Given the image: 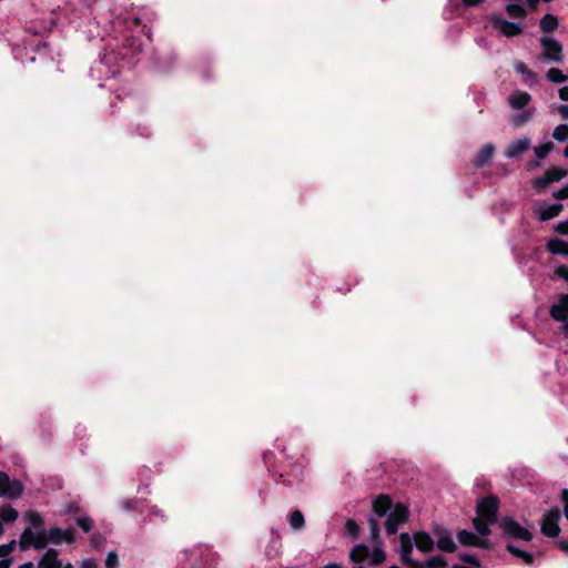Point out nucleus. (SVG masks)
I'll return each mask as SVG.
<instances>
[{"mask_svg": "<svg viewBox=\"0 0 568 568\" xmlns=\"http://www.w3.org/2000/svg\"><path fill=\"white\" fill-rule=\"evenodd\" d=\"M70 23L88 34L89 38L105 39L112 32L131 27L140 28V19L131 13H115L106 0H68L62 8Z\"/></svg>", "mask_w": 568, "mask_h": 568, "instance_id": "obj_1", "label": "nucleus"}, {"mask_svg": "<svg viewBox=\"0 0 568 568\" xmlns=\"http://www.w3.org/2000/svg\"><path fill=\"white\" fill-rule=\"evenodd\" d=\"M143 27H131L129 29H121L112 32L103 54L90 68V77L97 81H104L113 78L123 68L126 61L131 63L134 57L142 49V41L140 33Z\"/></svg>", "mask_w": 568, "mask_h": 568, "instance_id": "obj_2", "label": "nucleus"}, {"mask_svg": "<svg viewBox=\"0 0 568 568\" xmlns=\"http://www.w3.org/2000/svg\"><path fill=\"white\" fill-rule=\"evenodd\" d=\"M374 517L368 520L369 524V540L375 545L373 550H369L368 559L371 565L378 566L385 561L386 555L383 548L377 545L379 538V524L377 518L386 517L385 530L387 535H394L397 532L400 525L407 521L409 516L408 508L402 504H393V500L387 495L377 496L372 504Z\"/></svg>", "mask_w": 568, "mask_h": 568, "instance_id": "obj_3", "label": "nucleus"}, {"mask_svg": "<svg viewBox=\"0 0 568 568\" xmlns=\"http://www.w3.org/2000/svg\"><path fill=\"white\" fill-rule=\"evenodd\" d=\"M413 542L408 532L399 535V558L407 568H445L447 561L442 556H433L426 561H419L412 557Z\"/></svg>", "mask_w": 568, "mask_h": 568, "instance_id": "obj_4", "label": "nucleus"}, {"mask_svg": "<svg viewBox=\"0 0 568 568\" xmlns=\"http://www.w3.org/2000/svg\"><path fill=\"white\" fill-rule=\"evenodd\" d=\"M500 528L506 538L524 541L532 539V534L511 517L503 518L500 521Z\"/></svg>", "mask_w": 568, "mask_h": 568, "instance_id": "obj_5", "label": "nucleus"}, {"mask_svg": "<svg viewBox=\"0 0 568 568\" xmlns=\"http://www.w3.org/2000/svg\"><path fill=\"white\" fill-rule=\"evenodd\" d=\"M540 44L542 48V57L549 62L560 63L564 60L562 44L552 37H541Z\"/></svg>", "mask_w": 568, "mask_h": 568, "instance_id": "obj_6", "label": "nucleus"}, {"mask_svg": "<svg viewBox=\"0 0 568 568\" xmlns=\"http://www.w3.org/2000/svg\"><path fill=\"white\" fill-rule=\"evenodd\" d=\"M23 494V486L19 480H10L4 471H0V497L18 499Z\"/></svg>", "mask_w": 568, "mask_h": 568, "instance_id": "obj_7", "label": "nucleus"}, {"mask_svg": "<svg viewBox=\"0 0 568 568\" xmlns=\"http://www.w3.org/2000/svg\"><path fill=\"white\" fill-rule=\"evenodd\" d=\"M560 510L558 508H552L548 510L542 518L541 521V532L547 536L555 538L559 535V520H560Z\"/></svg>", "mask_w": 568, "mask_h": 568, "instance_id": "obj_8", "label": "nucleus"}, {"mask_svg": "<svg viewBox=\"0 0 568 568\" xmlns=\"http://www.w3.org/2000/svg\"><path fill=\"white\" fill-rule=\"evenodd\" d=\"M433 535L436 539V546L440 551L450 554L456 550V544L453 539L452 532L448 529L436 525L433 527Z\"/></svg>", "mask_w": 568, "mask_h": 568, "instance_id": "obj_9", "label": "nucleus"}, {"mask_svg": "<svg viewBox=\"0 0 568 568\" xmlns=\"http://www.w3.org/2000/svg\"><path fill=\"white\" fill-rule=\"evenodd\" d=\"M498 510V500L495 497H486L481 499L477 505V515L485 520L496 523Z\"/></svg>", "mask_w": 568, "mask_h": 568, "instance_id": "obj_10", "label": "nucleus"}, {"mask_svg": "<svg viewBox=\"0 0 568 568\" xmlns=\"http://www.w3.org/2000/svg\"><path fill=\"white\" fill-rule=\"evenodd\" d=\"M491 26L498 29L505 37H515L523 32V27L519 23L508 21L499 16H493Z\"/></svg>", "mask_w": 568, "mask_h": 568, "instance_id": "obj_11", "label": "nucleus"}, {"mask_svg": "<svg viewBox=\"0 0 568 568\" xmlns=\"http://www.w3.org/2000/svg\"><path fill=\"white\" fill-rule=\"evenodd\" d=\"M38 568H74L71 562L63 565L59 558V552L54 548H49L39 559Z\"/></svg>", "mask_w": 568, "mask_h": 568, "instance_id": "obj_12", "label": "nucleus"}, {"mask_svg": "<svg viewBox=\"0 0 568 568\" xmlns=\"http://www.w3.org/2000/svg\"><path fill=\"white\" fill-rule=\"evenodd\" d=\"M19 546L21 550H27L29 548H34L37 550L44 549V542L42 541L41 536L37 535L30 527H27L22 531Z\"/></svg>", "mask_w": 568, "mask_h": 568, "instance_id": "obj_13", "label": "nucleus"}, {"mask_svg": "<svg viewBox=\"0 0 568 568\" xmlns=\"http://www.w3.org/2000/svg\"><path fill=\"white\" fill-rule=\"evenodd\" d=\"M412 537L413 547L415 546L419 551L427 554L432 552L435 547L434 538L426 531H415Z\"/></svg>", "mask_w": 568, "mask_h": 568, "instance_id": "obj_14", "label": "nucleus"}, {"mask_svg": "<svg viewBox=\"0 0 568 568\" xmlns=\"http://www.w3.org/2000/svg\"><path fill=\"white\" fill-rule=\"evenodd\" d=\"M530 148V139L523 136L514 140L505 150V156L507 159H514L519 154L526 152Z\"/></svg>", "mask_w": 568, "mask_h": 568, "instance_id": "obj_15", "label": "nucleus"}, {"mask_svg": "<svg viewBox=\"0 0 568 568\" xmlns=\"http://www.w3.org/2000/svg\"><path fill=\"white\" fill-rule=\"evenodd\" d=\"M369 548L364 544H358L354 546L349 554V559L352 560L353 568H365L363 565L365 560L368 559Z\"/></svg>", "mask_w": 568, "mask_h": 568, "instance_id": "obj_16", "label": "nucleus"}, {"mask_svg": "<svg viewBox=\"0 0 568 568\" xmlns=\"http://www.w3.org/2000/svg\"><path fill=\"white\" fill-rule=\"evenodd\" d=\"M24 520L33 527V531H36L37 535L44 536L45 528H44V520L40 513L36 510H29L24 514Z\"/></svg>", "mask_w": 568, "mask_h": 568, "instance_id": "obj_17", "label": "nucleus"}, {"mask_svg": "<svg viewBox=\"0 0 568 568\" xmlns=\"http://www.w3.org/2000/svg\"><path fill=\"white\" fill-rule=\"evenodd\" d=\"M457 539L463 546H477V547H487V541L481 540L476 534L469 530H460L457 534Z\"/></svg>", "mask_w": 568, "mask_h": 568, "instance_id": "obj_18", "label": "nucleus"}, {"mask_svg": "<svg viewBox=\"0 0 568 568\" xmlns=\"http://www.w3.org/2000/svg\"><path fill=\"white\" fill-rule=\"evenodd\" d=\"M531 97L526 91H515L508 97V103L514 110H521L528 105Z\"/></svg>", "mask_w": 568, "mask_h": 568, "instance_id": "obj_19", "label": "nucleus"}, {"mask_svg": "<svg viewBox=\"0 0 568 568\" xmlns=\"http://www.w3.org/2000/svg\"><path fill=\"white\" fill-rule=\"evenodd\" d=\"M495 151V146L493 143H486L478 152L476 158L473 161V164L476 168L485 166L493 158Z\"/></svg>", "mask_w": 568, "mask_h": 568, "instance_id": "obj_20", "label": "nucleus"}, {"mask_svg": "<svg viewBox=\"0 0 568 568\" xmlns=\"http://www.w3.org/2000/svg\"><path fill=\"white\" fill-rule=\"evenodd\" d=\"M552 320L564 322L568 320V305L559 297L558 302L552 304L549 310Z\"/></svg>", "mask_w": 568, "mask_h": 568, "instance_id": "obj_21", "label": "nucleus"}, {"mask_svg": "<svg viewBox=\"0 0 568 568\" xmlns=\"http://www.w3.org/2000/svg\"><path fill=\"white\" fill-rule=\"evenodd\" d=\"M64 534V529L59 527H52L49 530H45L44 536L42 535V541L44 542V547L48 544L60 545L62 544V535Z\"/></svg>", "mask_w": 568, "mask_h": 568, "instance_id": "obj_22", "label": "nucleus"}, {"mask_svg": "<svg viewBox=\"0 0 568 568\" xmlns=\"http://www.w3.org/2000/svg\"><path fill=\"white\" fill-rule=\"evenodd\" d=\"M564 206L560 203L549 204L544 206L539 212L540 221H549L560 214Z\"/></svg>", "mask_w": 568, "mask_h": 568, "instance_id": "obj_23", "label": "nucleus"}, {"mask_svg": "<svg viewBox=\"0 0 568 568\" xmlns=\"http://www.w3.org/2000/svg\"><path fill=\"white\" fill-rule=\"evenodd\" d=\"M547 250L551 254L568 256L567 243L560 239H552L547 243Z\"/></svg>", "mask_w": 568, "mask_h": 568, "instance_id": "obj_24", "label": "nucleus"}, {"mask_svg": "<svg viewBox=\"0 0 568 568\" xmlns=\"http://www.w3.org/2000/svg\"><path fill=\"white\" fill-rule=\"evenodd\" d=\"M539 27L544 32H552L558 28V19L556 16L547 13L541 18Z\"/></svg>", "mask_w": 568, "mask_h": 568, "instance_id": "obj_25", "label": "nucleus"}, {"mask_svg": "<svg viewBox=\"0 0 568 568\" xmlns=\"http://www.w3.org/2000/svg\"><path fill=\"white\" fill-rule=\"evenodd\" d=\"M459 560L463 561L464 564H467L468 566H463V565H458V564H454L452 566V568H484L478 558L474 555H469V554H460L459 555Z\"/></svg>", "mask_w": 568, "mask_h": 568, "instance_id": "obj_26", "label": "nucleus"}, {"mask_svg": "<svg viewBox=\"0 0 568 568\" xmlns=\"http://www.w3.org/2000/svg\"><path fill=\"white\" fill-rule=\"evenodd\" d=\"M506 549L511 555L520 558L527 565H530L534 561V557L530 552L523 550V549L518 548L517 546L509 544L506 546Z\"/></svg>", "mask_w": 568, "mask_h": 568, "instance_id": "obj_27", "label": "nucleus"}, {"mask_svg": "<svg viewBox=\"0 0 568 568\" xmlns=\"http://www.w3.org/2000/svg\"><path fill=\"white\" fill-rule=\"evenodd\" d=\"M532 110H524L523 112L515 114L510 118V123L516 126H523L532 118Z\"/></svg>", "mask_w": 568, "mask_h": 568, "instance_id": "obj_28", "label": "nucleus"}, {"mask_svg": "<svg viewBox=\"0 0 568 568\" xmlns=\"http://www.w3.org/2000/svg\"><path fill=\"white\" fill-rule=\"evenodd\" d=\"M506 12L511 18H525L527 16L526 9L520 2L508 3L506 6Z\"/></svg>", "mask_w": 568, "mask_h": 568, "instance_id": "obj_29", "label": "nucleus"}, {"mask_svg": "<svg viewBox=\"0 0 568 568\" xmlns=\"http://www.w3.org/2000/svg\"><path fill=\"white\" fill-rule=\"evenodd\" d=\"M19 513L11 506H7L0 509V519L2 523H13L18 519Z\"/></svg>", "mask_w": 568, "mask_h": 568, "instance_id": "obj_30", "label": "nucleus"}, {"mask_svg": "<svg viewBox=\"0 0 568 568\" xmlns=\"http://www.w3.org/2000/svg\"><path fill=\"white\" fill-rule=\"evenodd\" d=\"M290 526L295 530H301L304 528L305 520L304 516L300 510H294L291 513L288 517Z\"/></svg>", "mask_w": 568, "mask_h": 568, "instance_id": "obj_31", "label": "nucleus"}, {"mask_svg": "<svg viewBox=\"0 0 568 568\" xmlns=\"http://www.w3.org/2000/svg\"><path fill=\"white\" fill-rule=\"evenodd\" d=\"M493 523L485 520L484 518L477 517L473 520L474 528L481 536H487L490 534L489 525Z\"/></svg>", "mask_w": 568, "mask_h": 568, "instance_id": "obj_32", "label": "nucleus"}, {"mask_svg": "<svg viewBox=\"0 0 568 568\" xmlns=\"http://www.w3.org/2000/svg\"><path fill=\"white\" fill-rule=\"evenodd\" d=\"M547 79L554 83H562L567 80V77L560 69L551 68L546 74Z\"/></svg>", "mask_w": 568, "mask_h": 568, "instance_id": "obj_33", "label": "nucleus"}, {"mask_svg": "<svg viewBox=\"0 0 568 568\" xmlns=\"http://www.w3.org/2000/svg\"><path fill=\"white\" fill-rule=\"evenodd\" d=\"M546 174H547L548 181L550 183L559 182L560 180H562L568 174V170H564V169H548L546 171Z\"/></svg>", "mask_w": 568, "mask_h": 568, "instance_id": "obj_34", "label": "nucleus"}, {"mask_svg": "<svg viewBox=\"0 0 568 568\" xmlns=\"http://www.w3.org/2000/svg\"><path fill=\"white\" fill-rule=\"evenodd\" d=\"M554 149L552 142H546L534 148V152L539 160L545 159Z\"/></svg>", "mask_w": 568, "mask_h": 568, "instance_id": "obj_35", "label": "nucleus"}, {"mask_svg": "<svg viewBox=\"0 0 568 568\" xmlns=\"http://www.w3.org/2000/svg\"><path fill=\"white\" fill-rule=\"evenodd\" d=\"M345 534L352 538H356L359 535L361 528L354 519H347L344 525Z\"/></svg>", "mask_w": 568, "mask_h": 568, "instance_id": "obj_36", "label": "nucleus"}, {"mask_svg": "<svg viewBox=\"0 0 568 568\" xmlns=\"http://www.w3.org/2000/svg\"><path fill=\"white\" fill-rule=\"evenodd\" d=\"M552 136L558 142H565L568 140V124H559L555 128Z\"/></svg>", "mask_w": 568, "mask_h": 568, "instance_id": "obj_37", "label": "nucleus"}, {"mask_svg": "<svg viewBox=\"0 0 568 568\" xmlns=\"http://www.w3.org/2000/svg\"><path fill=\"white\" fill-rule=\"evenodd\" d=\"M75 523L84 532H89L93 526L92 519L88 516L78 517Z\"/></svg>", "mask_w": 568, "mask_h": 568, "instance_id": "obj_38", "label": "nucleus"}, {"mask_svg": "<svg viewBox=\"0 0 568 568\" xmlns=\"http://www.w3.org/2000/svg\"><path fill=\"white\" fill-rule=\"evenodd\" d=\"M17 545V541L12 539L8 544L0 545V558L7 559L6 557L11 554Z\"/></svg>", "mask_w": 568, "mask_h": 568, "instance_id": "obj_39", "label": "nucleus"}, {"mask_svg": "<svg viewBox=\"0 0 568 568\" xmlns=\"http://www.w3.org/2000/svg\"><path fill=\"white\" fill-rule=\"evenodd\" d=\"M515 70H516L518 73H520V74H523V75L527 77L528 79H534V78H535V73H534L532 71H530V70L526 67V64H525V63H523V62H518V63H516V64H515Z\"/></svg>", "mask_w": 568, "mask_h": 568, "instance_id": "obj_40", "label": "nucleus"}, {"mask_svg": "<svg viewBox=\"0 0 568 568\" xmlns=\"http://www.w3.org/2000/svg\"><path fill=\"white\" fill-rule=\"evenodd\" d=\"M549 184H550V182L548 181V176H547L546 172H545L541 176H538V178H536V179L532 181V186H534L535 189H545V187H547Z\"/></svg>", "mask_w": 568, "mask_h": 568, "instance_id": "obj_41", "label": "nucleus"}, {"mask_svg": "<svg viewBox=\"0 0 568 568\" xmlns=\"http://www.w3.org/2000/svg\"><path fill=\"white\" fill-rule=\"evenodd\" d=\"M119 559L115 551H110L105 558V568H118Z\"/></svg>", "mask_w": 568, "mask_h": 568, "instance_id": "obj_42", "label": "nucleus"}, {"mask_svg": "<svg viewBox=\"0 0 568 568\" xmlns=\"http://www.w3.org/2000/svg\"><path fill=\"white\" fill-rule=\"evenodd\" d=\"M561 501L564 504L565 517L568 520V489L567 488L562 489V491H561Z\"/></svg>", "mask_w": 568, "mask_h": 568, "instance_id": "obj_43", "label": "nucleus"}, {"mask_svg": "<svg viewBox=\"0 0 568 568\" xmlns=\"http://www.w3.org/2000/svg\"><path fill=\"white\" fill-rule=\"evenodd\" d=\"M65 541L71 544L74 541V530L73 529H64V534L62 535V542Z\"/></svg>", "mask_w": 568, "mask_h": 568, "instance_id": "obj_44", "label": "nucleus"}, {"mask_svg": "<svg viewBox=\"0 0 568 568\" xmlns=\"http://www.w3.org/2000/svg\"><path fill=\"white\" fill-rule=\"evenodd\" d=\"M555 231L560 233V234H565V235H568V221H561L559 222L556 227H555Z\"/></svg>", "mask_w": 568, "mask_h": 568, "instance_id": "obj_45", "label": "nucleus"}, {"mask_svg": "<svg viewBox=\"0 0 568 568\" xmlns=\"http://www.w3.org/2000/svg\"><path fill=\"white\" fill-rule=\"evenodd\" d=\"M138 500L135 499H125L122 501V507L125 509V510H132V509H135L138 507Z\"/></svg>", "mask_w": 568, "mask_h": 568, "instance_id": "obj_46", "label": "nucleus"}, {"mask_svg": "<svg viewBox=\"0 0 568 568\" xmlns=\"http://www.w3.org/2000/svg\"><path fill=\"white\" fill-rule=\"evenodd\" d=\"M552 196L557 200H565L568 199V192L567 189L564 186L552 193Z\"/></svg>", "mask_w": 568, "mask_h": 568, "instance_id": "obj_47", "label": "nucleus"}, {"mask_svg": "<svg viewBox=\"0 0 568 568\" xmlns=\"http://www.w3.org/2000/svg\"><path fill=\"white\" fill-rule=\"evenodd\" d=\"M556 274L566 281H568V266L561 265L556 268Z\"/></svg>", "mask_w": 568, "mask_h": 568, "instance_id": "obj_48", "label": "nucleus"}, {"mask_svg": "<svg viewBox=\"0 0 568 568\" xmlns=\"http://www.w3.org/2000/svg\"><path fill=\"white\" fill-rule=\"evenodd\" d=\"M556 111L561 115L562 119L568 120V104H560Z\"/></svg>", "mask_w": 568, "mask_h": 568, "instance_id": "obj_49", "label": "nucleus"}, {"mask_svg": "<svg viewBox=\"0 0 568 568\" xmlns=\"http://www.w3.org/2000/svg\"><path fill=\"white\" fill-rule=\"evenodd\" d=\"M80 568H98V564L94 559L89 558L82 561Z\"/></svg>", "mask_w": 568, "mask_h": 568, "instance_id": "obj_50", "label": "nucleus"}, {"mask_svg": "<svg viewBox=\"0 0 568 568\" xmlns=\"http://www.w3.org/2000/svg\"><path fill=\"white\" fill-rule=\"evenodd\" d=\"M79 510H80V507L75 501L69 503L65 508V513H68V514H74V513H78Z\"/></svg>", "mask_w": 568, "mask_h": 568, "instance_id": "obj_51", "label": "nucleus"}, {"mask_svg": "<svg viewBox=\"0 0 568 568\" xmlns=\"http://www.w3.org/2000/svg\"><path fill=\"white\" fill-rule=\"evenodd\" d=\"M558 95L562 101H568V85L560 88Z\"/></svg>", "mask_w": 568, "mask_h": 568, "instance_id": "obj_52", "label": "nucleus"}, {"mask_svg": "<svg viewBox=\"0 0 568 568\" xmlns=\"http://www.w3.org/2000/svg\"><path fill=\"white\" fill-rule=\"evenodd\" d=\"M485 0H463V3L466 6V7H475L481 2H484Z\"/></svg>", "mask_w": 568, "mask_h": 568, "instance_id": "obj_53", "label": "nucleus"}, {"mask_svg": "<svg viewBox=\"0 0 568 568\" xmlns=\"http://www.w3.org/2000/svg\"><path fill=\"white\" fill-rule=\"evenodd\" d=\"M539 0H526V3L530 10H535L538 6Z\"/></svg>", "mask_w": 568, "mask_h": 568, "instance_id": "obj_54", "label": "nucleus"}, {"mask_svg": "<svg viewBox=\"0 0 568 568\" xmlns=\"http://www.w3.org/2000/svg\"><path fill=\"white\" fill-rule=\"evenodd\" d=\"M11 559H1L0 560V568H10Z\"/></svg>", "mask_w": 568, "mask_h": 568, "instance_id": "obj_55", "label": "nucleus"}, {"mask_svg": "<svg viewBox=\"0 0 568 568\" xmlns=\"http://www.w3.org/2000/svg\"><path fill=\"white\" fill-rule=\"evenodd\" d=\"M559 548L565 551V552H568V541H560L559 542Z\"/></svg>", "mask_w": 568, "mask_h": 568, "instance_id": "obj_56", "label": "nucleus"}, {"mask_svg": "<svg viewBox=\"0 0 568 568\" xmlns=\"http://www.w3.org/2000/svg\"><path fill=\"white\" fill-rule=\"evenodd\" d=\"M18 568H34V566H33L32 561H27V562L20 565Z\"/></svg>", "mask_w": 568, "mask_h": 568, "instance_id": "obj_57", "label": "nucleus"}, {"mask_svg": "<svg viewBox=\"0 0 568 568\" xmlns=\"http://www.w3.org/2000/svg\"><path fill=\"white\" fill-rule=\"evenodd\" d=\"M323 568H341V566L337 564H328V565L324 566Z\"/></svg>", "mask_w": 568, "mask_h": 568, "instance_id": "obj_58", "label": "nucleus"}, {"mask_svg": "<svg viewBox=\"0 0 568 568\" xmlns=\"http://www.w3.org/2000/svg\"><path fill=\"white\" fill-rule=\"evenodd\" d=\"M142 136H148L149 135V130L148 128H144L143 129V132L140 133Z\"/></svg>", "mask_w": 568, "mask_h": 568, "instance_id": "obj_59", "label": "nucleus"}, {"mask_svg": "<svg viewBox=\"0 0 568 568\" xmlns=\"http://www.w3.org/2000/svg\"><path fill=\"white\" fill-rule=\"evenodd\" d=\"M564 155H565L566 158H568V145H567V146L565 148V150H564Z\"/></svg>", "mask_w": 568, "mask_h": 568, "instance_id": "obj_60", "label": "nucleus"}, {"mask_svg": "<svg viewBox=\"0 0 568 568\" xmlns=\"http://www.w3.org/2000/svg\"><path fill=\"white\" fill-rule=\"evenodd\" d=\"M283 484H284V485H291V481H290V480H286V479H283Z\"/></svg>", "mask_w": 568, "mask_h": 568, "instance_id": "obj_61", "label": "nucleus"}, {"mask_svg": "<svg viewBox=\"0 0 568 568\" xmlns=\"http://www.w3.org/2000/svg\"><path fill=\"white\" fill-rule=\"evenodd\" d=\"M388 568H399V567H398V566H396V565H393V566H390V567H388Z\"/></svg>", "mask_w": 568, "mask_h": 568, "instance_id": "obj_62", "label": "nucleus"}, {"mask_svg": "<svg viewBox=\"0 0 568 568\" xmlns=\"http://www.w3.org/2000/svg\"><path fill=\"white\" fill-rule=\"evenodd\" d=\"M514 2H521V0H513Z\"/></svg>", "mask_w": 568, "mask_h": 568, "instance_id": "obj_63", "label": "nucleus"}, {"mask_svg": "<svg viewBox=\"0 0 568 568\" xmlns=\"http://www.w3.org/2000/svg\"><path fill=\"white\" fill-rule=\"evenodd\" d=\"M565 187L567 189V192H568V184H567V185H565Z\"/></svg>", "mask_w": 568, "mask_h": 568, "instance_id": "obj_64", "label": "nucleus"}]
</instances>
